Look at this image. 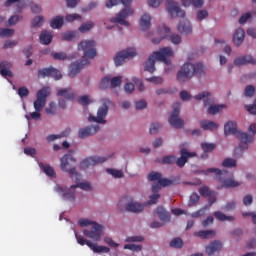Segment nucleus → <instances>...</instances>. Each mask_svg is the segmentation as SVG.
Wrapping results in <instances>:
<instances>
[{
    "instance_id": "1",
    "label": "nucleus",
    "mask_w": 256,
    "mask_h": 256,
    "mask_svg": "<svg viewBox=\"0 0 256 256\" xmlns=\"http://www.w3.org/2000/svg\"><path fill=\"white\" fill-rule=\"evenodd\" d=\"M248 131L250 134H247V132H240L237 130V122L228 121L224 125V133L226 136L228 135H236L237 139H239L240 144L239 146L234 150V155H239L240 153H243V151L249 149V143H253L255 141V135H256V125L255 123H252Z\"/></svg>"
},
{
    "instance_id": "2",
    "label": "nucleus",
    "mask_w": 256,
    "mask_h": 256,
    "mask_svg": "<svg viewBox=\"0 0 256 256\" xmlns=\"http://www.w3.org/2000/svg\"><path fill=\"white\" fill-rule=\"evenodd\" d=\"M97 43L94 40H82L78 44V51H83L84 56L80 61L73 62L70 64L69 77H76L77 74L89 65V59H95L97 57V50L95 46Z\"/></svg>"
},
{
    "instance_id": "3",
    "label": "nucleus",
    "mask_w": 256,
    "mask_h": 256,
    "mask_svg": "<svg viewBox=\"0 0 256 256\" xmlns=\"http://www.w3.org/2000/svg\"><path fill=\"white\" fill-rule=\"evenodd\" d=\"M166 9L172 19L180 17V22L178 23L177 29L182 35H191L193 33V27L191 22L185 19V11L179 7V3L173 0H167Z\"/></svg>"
},
{
    "instance_id": "4",
    "label": "nucleus",
    "mask_w": 256,
    "mask_h": 256,
    "mask_svg": "<svg viewBox=\"0 0 256 256\" xmlns=\"http://www.w3.org/2000/svg\"><path fill=\"white\" fill-rule=\"evenodd\" d=\"M133 0H108L106 2L107 9H111L115 7V5H119L122 3L124 5V9H122L116 17L110 18V23H119L120 25H124L125 27H129V22L126 21L127 17H131L134 11L131 8V3Z\"/></svg>"
},
{
    "instance_id": "5",
    "label": "nucleus",
    "mask_w": 256,
    "mask_h": 256,
    "mask_svg": "<svg viewBox=\"0 0 256 256\" xmlns=\"http://www.w3.org/2000/svg\"><path fill=\"white\" fill-rule=\"evenodd\" d=\"M174 52L171 47L160 48L159 51H154L144 63V70L148 73H155V61H161L165 65H171V60L167 57H173Z\"/></svg>"
},
{
    "instance_id": "6",
    "label": "nucleus",
    "mask_w": 256,
    "mask_h": 256,
    "mask_svg": "<svg viewBox=\"0 0 256 256\" xmlns=\"http://www.w3.org/2000/svg\"><path fill=\"white\" fill-rule=\"evenodd\" d=\"M194 75L196 77L205 75V66L199 62L195 64L186 62L178 71L176 79L178 83H186L189 79H193Z\"/></svg>"
},
{
    "instance_id": "7",
    "label": "nucleus",
    "mask_w": 256,
    "mask_h": 256,
    "mask_svg": "<svg viewBox=\"0 0 256 256\" xmlns=\"http://www.w3.org/2000/svg\"><path fill=\"white\" fill-rule=\"evenodd\" d=\"M202 173L204 175H209V173H215L216 179H218L219 183H222L221 187H225L226 189L239 187V185H241V183L235 181L233 174L231 172H228L227 170L208 168L206 170H203Z\"/></svg>"
},
{
    "instance_id": "8",
    "label": "nucleus",
    "mask_w": 256,
    "mask_h": 256,
    "mask_svg": "<svg viewBox=\"0 0 256 256\" xmlns=\"http://www.w3.org/2000/svg\"><path fill=\"white\" fill-rule=\"evenodd\" d=\"M78 225H80V227H89V225H91L89 228L83 230V234L85 237L92 239V241H101V235H103L102 225L97 224V222H91L87 219H80L78 221Z\"/></svg>"
},
{
    "instance_id": "9",
    "label": "nucleus",
    "mask_w": 256,
    "mask_h": 256,
    "mask_svg": "<svg viewBox=\"0 0 256 256\" xmlns=\"http://www.w3.org/2000/svg\"><path fill=\"white\" fill-rule=\"evenodd\" d=\"M77 187L83 189L84 191H91V184H89V182L78 183L76 185H72L70 188L56 186L54 191L61 195L64 201L73 203V201H75V189H77Z\"/></svg>"
},
{
    "instance_id": "10",
    "label": "nucleus",
    "mask_w": 256,
    "mask_h": 256,
    "mask_svg": "<svg viewBox=\"0 0 256 256\" xmlns=\"http://www.w3.org/2000/svg\"><path fill=\"white\" fill-rule=\"evenodd\" d=\"M60 169L65 173H69L70 177L79 181L81 175L77 172V160L73 154H65L60 160Z\"/></svg>"
},
{
    "instance_id": "11",
    "label": "nucleus",
    "mask_w": 256,
    "mask_h": 256,
    "mask_svg": "<svg viewBox=\"0 0 256 256\" xmlns=\"http://www.w3.org/2000/svg\"><path fill=\"white\" fill-rule=\"evenodd\" d=\"M102 105L98 108L97 111V117L90 115L88 117V121L90 123H101L102 125H105L107 123V120H105V117H107V114L109 113V106L111 105V100L109 98H103L101 100Z\"/></svg>"
},
{
    "instance_id": "12",
    "label": "nucleus",
    "mask_w": 256,
    "mask_h": 256,
    "mask_svg": "<svg viewBox=\"0 0 256 256\" xmlns=\"http://www.w3.org/2000/svg\"><path fill=\"white\" fill-rule=\"evenodd\" d=\"M51 95V88L43 87L36 94V100L34 101L35 111H43V107L47 104V97Z\"/></svg>"
},
{
    "instance_id": "13",
    "label": "nucleus",
    "mask_w": 256,
    "mask_h": 256,
    "mask_svg": "<svg viewBox=\"0 0 256 256\" xmlns=\"http://www.w3.org/2000/svg\"><path fill=\"white\" fill-rule=\"evenodd\" d=\"M173 112L169 118V123L174 129H181L185 125V121L179 118V113L181 111V102H176L172 105Z\"/></svg>"
},
{
    "instance_id": "14",
    "label": "nucleus",
    "mask_w": 256,
    "mask_h": 256,
    "mask_svg": "<svg viewBox=\"0 0 256 256\" xmlns=\"http://www.w3.org/2000/svg\"><path fill=\"white\" fill-rule=\"evenodd\" d=\"M137 55V51L135 48H127L126 50H122L116 54L114 57V63L116 67H119L127 61V59H133Z\"/></svg>"
},
{
    "instance_id": "15",
    "label": "nucleus",
    "mask_w": 256,
    "mask_h": 256,
    "mask_svg": "<svg viewBox=\"0 0 256 256\" xmlns=\"http://www.w3.org/2000/svg\"><path fill=\"white\" fill-rule=\"evenodd\" d=\"M158 33L163 37V39H168L173 45H179L181 43V36L176 33H171V29L165 25H162L158 28Z\"/></svg>"
},
{
    "instance_id": "16",
    "label": "nucleus",
    "mask_w": 256,
    "mask_h": 256,
    "mask_svg": "<svg viewBox=\"0 0 256 256\" xmlns=\"http://www.w3.org/2000/svg\"><path fill=\"white\" fill-rule=\"evenodd\" d=\"M38 79H45V77H52L55 81H59L63 78L61 71L57 70V68L53 66H49L48 68H42L38 70L37 74Z\"/></svg>"
},
{
    "instance_id": "17",
    "label": "nucleus",
    "mask_w": 256,
    "mask_h": 256,
    "mask_svg": "<svg viewBox=\"0 0 256 256\" xmlns=\"http://www.w3.org/2000/svg\"><path fill=\"white\" fill-rule=\"evenodd\" d=\"M107 159V157L91 156L89 158L84 159L80 163V169H89V167H95V165H99V163H105Z\"/></svg>"
},
{
    "instance_id": "18",
    "label": "nucleus",
    "mask_w": 256,
    "mask_h": 256,
    "mask_svg": "<svg viewBox=\"0 0 256 256\" xmlns=\"http://www.w3.org/2000/svg\"><path fill=\"white\" fill-rule=\"evenodd\" d=\"M180 157L176 160V165L180 168L185 167V164L191 157H196L197 154L195 152H189L186 148H182L180 150Z\"/></svg>"
},
{
    "instance_id": "19",
    "label": "nucleus",
    "mask_w": 256,
    "mask_h": 256,
    "mask_svg": "<svg viewBox=\"0 0 256 256\" xmlns=\"http://www.w3.org/2000/svg\"><path fill=\"white\" fill-rule=\"evenodd\" d=\"M97 131H99V125H91L88 127H84L78 131V137L79 139H87V137L95 135Z\"/></svg>"
},
{
    "instance_id": "20",
    "label": "nucleus",
    "mask_w": 256,
    "mask_h": 256,
    "mask_svg": "<svg viewBox=\"0 0 256 256\" xmlns=\"http://www.w3.org/2000/svg\"><path fill=\"white\" fill-rule=\"evenodd\" d=\"M256 65V60L251 55L239 56L234 60V65L236 67H241L243 65Z\"/></svg>"
},
{
    "instance_id": "21",
    "label": "nucleus",
    "mask_w": 256,
    "mask_h": 256,
    "mask_svg": "<svg viewBox=\"0 0 256 256\" xmlns=\"http://www.w3.org/2000/svg\"><path fill=\"white\" fill-rule=\"evenodd\" d=\"M223 249V243L219 240L212 241L208 246H206V253L207 255H215L216 253H219Z\"/></svg>"
},
{
    "instance_id": "22",
    "label": "nucleus",
    "mask_w": 256,
    "mask_h": 256,
    "mask_svg": "<svg viewBox=\"0 0 256 256\" xmlns=\"http://www.w3.org/2000/svg\"><path fill=\"white\" fill-rule=\"evenodd\" d=\"M243 41H245V30L238 28L233 35V43L236 47H241Z\"/></svg>"
},
{
    "instance_id": "23",
    "label": "nucleus",
    "mask_w": 256,
    "mask_h": 256,
    "mask_svg": "<svg viewBox=\"0 0 256 256\" xmlns=\"http://www.w3.org/2000/svg\"><path fill=\"white\" fill-rule=\"evenodd\" d=\"M11 67H13V65L11 64V62L8 61H2L0 62V75H2V77H13V72H11Z\"/></svg>"
},
{
    "instance_id": "24",
    "label": "nucleus",
    "mask_w": 256,
    "mask_h": 256,
    "mask_svg": "<svg viewBox=\"0 0 256 256\" xmlns=\"http://www.w3.org/2000/svg\"><path fill=\"white\" fill-rule=\"evenodd\" d=\"M57 96L64 97V99H67L68 101H73V99L76 97V94L71 88H62L57 90Z\"/></svg>"
},
{
    "instance_id": "25",
    "label": "nucleus",
    "mask_w": 256,
    "mask_h": 256,
    "mask_svg": "<svg viewBox=\"0 0 256 256\" xmlns=\"http://www.w3.org/2000/svg\"><path fill=\"white\" fill-rule=\"evenodd\" d=\"M125 209L126 211H130V213H141V211L144 209V206L141 203L131 201L126 204Z\"/></svg>"
},
{
    "instance_id": "26",
    "label": "nucleus",
    "mask_w": 256,
    "mask_h": 256,
    "mask_svg": "<svg viewBox=\"0 0 256 256\" xmlns=\"http://www.w3.org/2000/svg\"><path fill=\"white\" fill-rule=\"evenodd\" d=\"M209 97H211V93L204 91V92H201L198 95L194 96V99H196L197 101H201L203 99L204 107H207V106L211 105V103H213V101Z\"/></svg>"
},
{
    "instance_id": "27",
    "label": "nucleus",
    "mask_w": 256,
    "mask_h": 256,
    "mask_svg": "<svg viewBox=\"0 0 256 256\" xmlns=\"http://www.w3.org/2000/svg\"><path fill=\"white\" fill-rule=\"evenodd\" d=\"M87 247L91 249L94 253H109L111 249L107 246H98L97 244H93V242H87Z\"/></svg>"
},
{
    "instance_id": "28",
    "label": "nucleus",
    "mask_w": 256,
    "mask_h": 256,
    "mask_svg": "<svg viewBox=\"0 0 256 256\" xmlns=\"http://www.w3.org/2000/svg\"><path fill=\"white\" fill-rule=\"evenodd\" d=\"M199 123L203 131H213V129H217V127H219L217 123L209 120H201Z\"/></svg>"
},
{
    "instance_id": "29",
    "label": "nucleus",
    "mask_w": 256,
    "mask_h": 256,
    "mask_svg": "<svg viewBox=\"0 0 256 256\" xmlns=\"http://www.w3.org/2000/svg\"><path fill=\"white\" fill-rule=\"evenodd\" d=\"M156 213L158 214L160 221H164V223H168V221H171V215L169 214V212H167V210H165V208L158 207L156 209Z\"/></svg>"
},
{
    "instance_id": "30",
    "label": "nucleus",
    "mask_w": 256,
    "mask_h": 256,
    "mask_svg": "<svg viewBox=\"0 0 256 256\" xmlns=\"http://www.w3.org/2000/svg\"><path fill=\"white\" fill-rule=\"evenodd\" d=\"M140 27L142 31H145L151 27V16L148 14H144L140 19Z\"/></svg>"
},
{
    "instance_id": "31",
    "label": "nucleus",
    "mask_w": 256,
    "mask_h": 256,
    "mask_svg": "<svg viewBox=\"0 0 256 256\" xmlns=\"http://www.w3.org/2000/svg\"><path fill=\"white\" fill-rule=\"evenodd\" d=\"M51 41H53V35L51 34V32L43 31L40 34V43L42 45H49V43H51Z\"/></svg>"
},
{
    "instance_id": "32",
    "label": "nucleus",
    "mask_w": 256,
    "mask_h": 256,
    "mask_svg": "<svg viewBox=\"0 0 256 256\" xmlns=\"http://www.w3.org/2000/svg\"><path fill=\"white\" fill-rule=\"evenodd\" d=\"M159 185L162 187H171V185H179V178L167 179L161 178L159 180Z\"/></svg>"
},
{
    "instance_id": "33",
    "label": "nucleus",
    "mask_w": 256,
    "mask_h": 256,
    "mask_svg": "<svg viewBox=\"0 0 256 256\" xmlns=\"http://www.w3.org/2000/svg\"><path fill=\"white\" fill-rule=\"evenodd\" d=\"M227 106L225 104L221 105H210L208 107L207 113L208 115H217V113H221L223 109H225Z\"/></svg>"
},
{
    "instance_id": "34",
    "label": "nucleus",
    "mask_w": 256,
    "mask_h": 256,
    "mask_svg": "<svg viewBox=\"0 0 256 256\" xmlns=\"http://www.w3.org/2000/svg\"><path fill=\"white\" fill-rule=\"evenodd\" d=\"M196 237H200V239H211L215 237V230H202L196 233Z\"/></svg>"
},
{
    "instance_id": "35",
    "label": "nucleus",
    "mask_w": 256,
    "mask_h": 256,
    "mask_svg": "<svg viewBox=\"0 0 256 256\" xmlns=\"http://www.w3.org/2000/svg\"><path fill=\"white\" fill-rule=\"evenodd\" d=\"M63 23V16H56L50 21V26L52 29H61V27H63Z\"/></svg>"
},
{
    "instance_id": "36",
    "label": "nucleus",
    "mask_w": 256,
    "mask_h": 256,
    "mask_svg": "<svg viewBox=\"0 0 256 256\" xmlns=\"http://www.w3.org/2000/svg\"><path fill=\"white\" fill-rule=\"evenodd\" d=\"M39 167L46 175H48V177H55V169H53L51 165L40 163Z\"/></svg>"
},
{
    "instance_id": "37",
    "label": "nucleus",
    "mask_w": 256,
    "mask_h": 256,
    "mask_svg": "<svg viewBox=\"0 0 256 256\" xmlns=\"http://www.w3.org/2000/svg\"><path fill=\"white\" fill-rule=\"evenodd\" d=\"M214 217L218 221H235V217L227 216V215L223 214V212H221V211L214 212Z\"/></svg>"
},
{
    "instance_id": "38",
    "label": "nucleus",
    "mask_w": 256,
    "mask_h": 256,
    "mask_svg": "<svg viewBox=\"0 0 256 256\" xmlns=\"http://www.w3.org/2000/svg\"><path fill=\"white\" fill-rule=\"evenodd\" d=\"M45 112L46 115H50L51 117L57 115V104H55V102H50L45 108Z\"/></svg>"
},
{
    "instance_id": "39",
    "label": "nucleus",
    "mask_w": 256,
    "mask_h": 256,
    "mask_svg": "<svg viewBox=\"0 0 256 256\" xmlns=\"http://www.w3.org/2000/svg\"><path fill=\"white\" fill-rule=\"evenodd\" d=\"M121 83H123V77L116 76L113 78H110V88L115 89V87H120Z\"/></svg>"
},
{
    "instance_id": "40",
    "label": "nucleus",
    "mask_w": 256,
    "mask_h": 256,
    "mask_svg": "<svg viewBox=\"0 0 256 256\" xmlns=\"http://www.w3.org/2000/svg\"><path fill=\"white\" fill-rule=\"evenodd\" d=\"M92 27H95V23H93V21H88L79 27V32L87 33V31H91Z\"/></svg>"
},
{
    "instance_id": "41",
    "label": "nucleus",
    "mask_w": 256,
    "mask_h": 256,
    "mask_svg": "<svg viewBox=\"0 0 256 256\" xmlns=\"http://www.w3.org/2000/svg\"><path fill=\"white\" fill-rule=\"evenodd\" d=\"M77 35H79V33L75 31L65 32L62 34V41H73Z\"/></svg>"
},
{
    "instance_id": "42",
    "label": "nucleus",
    "mask_w": 256,
    "mask_h": 256,
    "mask_svg": "<svg viewBox=\"0 0 256 256\" xmlns=\"http://www.w3.org/2000/svg\"><path fill=\"white\" fill-rule=\"evenodd\" d=\"M111 88V76H105L100 81V89H109Z\"/></svg>"
},
{
    "instance_id": "43",
    "label": "nucleus",
    "mask_w": 256,
    "mask_h": 256,
    "mask_svg": "<svg viewBox=\"0 0 256 256\" xmlns=\"http://www.w3.org/2000/svg\"><path fill=\"white\" fill-rule=\"evenodd\" d=\"M222 167H227L229 169H232L233 167H237V160H235L233 158H226L222 162Z\"/></svg>"
},
{
    "instance_id": "44",
    "label": "nucleus",
    "mask_w": 256,
    "mask_h": 256,
    "mask_svg": "<svg viewBox=\"0 0 256 256\" xmlns=\"http://www.w3.org/2000/svg\"><path fill=\"white\" fill-rule=\"evenodd\" d=\"M217 146L214 143L203 142L201 144V149L204 153H211Z\"/></svg>"
},
{
    "instance_id": "45",
    "label": "nucleus",
    "mask_w": 256,
    "mask_h": 256,
    "mask_svg": "<svg viewBox=\"0 0 256 256\" xmlns=\"http://www.w3.org/2000/svg\"><path fill=\"white\" fill-rule=\"evenodd\" d=\"M177 161L175 155H168L162 158V165H173Z\"/></svg>"
},
{
    "instance_id": "46",
    "label": "nucleus",
    "mask_w": 256,
    "mask_h": 256,
    "mask_svg": "<svg viewBox=\"0 0 256 256\" xmlns=\"http://www.w3.org/2000/svg\"><path fill=\"white\" fill-rule=\"evenodd\" d=\"M51 57L55 59V61H65L67 59V53L65 52H52Z\"/></svg>"
},
{
    "instance_id": "47",
    "label": "nucleus",
    "mask_w": 256,
    "mask_h": 256,
    "mask_svg": "<svg viewBox=\"0 0 256 256\" xmlns=\"http://www.w3.org/2000/svg\"><path fill=\"white\" fill-rule=\"evenodd\" d=\"M124 249H128L129 251L139 252L143 250V246L139 244H125Z\"/></svg>"
},
{
    "instance_id": "48",
    "label": "nucleus",
    "mask_w": 256,
    "mask_h": 256,
    "mask_svg": "<svg viewBox=\"0 0 256 256\" xmlns=\"http://www.w3.org/2000/svg\"><path fill=\"white\" fill-rule=\"evenodd\" d=\"M170 247H174V249H181L183 247V240L181 238H174L170 242Z\"/></svg>"
},
{
    "instance_id": "49",
    "label": "nucleus",
    "mask_w": 256,
    "mask_h": 256,
    "mask_svg": "<svg viewBox=\"0 0 256 256\" xmlns=\"http://www.w3.org/2000/svg\"><path fill=\"white\" fill-rule=\"evenodd\" d=\"M199 194L197 193H192L190 195V199H189V202H188V207H193V205H196V203H199Z\"/></svg>"
},
{
    "instance_id": "50",
    "label": "nucleus",
    "mask_w": 256,
    "mask_h": 256,
    "mask_svg": "<svg viewBox=\"0 0 256 256\" xmlns=\"http://www.w3.org/2000/svg\"><path fill=\"white\" fill-rule=\"evenodd\" d=\"M145 238L143 236H129L126 238V243H141Z\"/></svg>"
},
{
    "instance_id": "51",
    "label": "nucleus",
    "mask_w": 256,
    "mask_h": 256,
    "mask_svg": "<svg viewBox=\"0 0 256 256\" xmlns=\"http://www.w3.org/2000/svg\"><path fill=\"white\" fill-rule=\"evenodd\" d=\"M15 30L9 28H0V37H11Z\"/></svg>"
},
{
    "instance_id": "52",
    "label": "nucleus",
    "mask_w": 256,
    "mask_h": 256,
    "mask_svg": "<svg viewBox=\"0 0 256 256\" xmlns=\"http://www.w3.org/2000/svg\"><path fill=\"white\" fill-rule=\"evenodd\" d=\"M209 17V12L207 10H199L196 13L197 21H203V19H207Z\"/></svg>"
},
{
    "instance_id": "53",
    "label": "nucleus",
    "mask_w": 256,
    "mask_h": 256,
    "mask_svg": "<svg viewBox=\"0 0 256 256\" xmlns=\"http://www.w3.org/2000/svg\"><path fill=\"white\" fill-rule=\"evenodd\" d=\"M107 173L112 175V177H115V179H121L123 177V172L120 170L108 168Z\"/></svg>"
},
{
    "instance_id": "54",
    "label": "nucleus",
    "mask_w": 256,
    "mask_h": 256,
    "mask_svg": "<svg viewBox=\"0 0 256 256\" xmlns=\"http://www.w3.org/2000/svg\"><path fill=\"white\" fill-rule=\"evenodd\" d=\"M44 18L43 16H36L32 20L31 27H41L43 25Z\"/></svg>"
},
{
    "instance_id": "55",
    "label": "nucleus",
    "mask_w": 256,
    "mask_h": 256,
    "mask_svg": "<svg viewBox=\"0 0 256 256\" xmlns=\"http://www.w3.org/2000/svg\"><path fill=\"white\" fill-rule=\"evenodd\" d=\"M244 95L245 97H253V95H255V86L253 85L246 86Z\"/></svg>"
},
{
    "instance_id": "56",
    "label": "nucleus",
    "mask_w": 256,
    "mask_h": 256,
    "mask_svg": "<svg viewBox=\"0 0 256 256\" xmlns=\"http://www.w3.org/2000/svg\"><path fill=\"white\" fill-rule=\"evenodd\" d=\"M146 81L149 83H154V85H161V83H163V79L160 76H152L147 78Z\"/></svg>"
},
{
    "instance_id": "57",
    "label": "nucleus",
    "mask_w": 256,
    "mask_h": 256,
    "mask_svg": "<svg viewBox=\"0 0 256 256\" xmlns=\"http://www.w3.org/2000/svg\"><path fill=\"white\" fill-rule=\"evenodd\" d=\"M104 243H106V245H108L109 247H114V249H117V247H119V243L113 241V238L111 237H105Z\"/></svg>"
},
{
    "instance_id": "58",
    "label": "nucleus",
    "mask_w": 256,
    "mask_h": 256,
    "mask_svg": "<svg viewBox=\"0 0 256 256\" xmlns=\"http://www.w3.org/2000/svg\"><path fill=\"white\" fill-rule=\"evenodd\" d=\"M76 241L78 245H87V243H91V240L85 239V237L75 233Z\"/></svg>"
},
{
    "instance_id": "59",
    "label": "nucleus",
    "mask_w": 256,
    "mask_h": 256,
    "mask_svg": "<svg viewBox=\"0 0 256 256\" xmlns=\"http://www.w3.org/2000/svg\"><path fill=\"white\" fill-rule=\"evenodd\" d=\"M161 179V173L159 172H151L150 174H148V180L149 181H158Z\"/></svg>"
},
{
    "instance_id": "60",
    "label": "nucleus",
    "mask_w": 256,
    "mask_h": 256,
    "mask_svg": "<svg viewBox=\"0 0 256 256\" xmlns=\"http://www.w3.org/2000/svg\"><path fill=\"white\" fill-rule=\"evenodd\" d=\"M132 81H133L134 85H136L138 87L139 91L145 90V84L143 83V81H141V79L133 78Z\"/></svg>"
},
{
    "instance_id": "61",
    "label": "nucleus",
    "mask_w": 256,
    "mask_h": 256,
    "mask_svg": "<svg viewBox=\"0 0 256 256\" xmlns=\"http://www.w3.org/2000/svg\"><path fill=\"white\" fill-rule=\"evenodd\" d=\"M18 95L21 99H23V97H27L29 95V89L25 86L18 88Z\"/></svg>"
},
{
    "instance_id": "62",
    "label": "nucleus",
    "mask_w": 256,
    "mask_h": 256,
    "mask_svg": "<svg viewBox=\"0 0 256 256\" xmlns=\"http://www.w3.org/2000/svg\"><path fill=\"white\" fill-rule=\"evenodd\" d=\"M30 9L33 13L39 14L43 9L41 8V5L35 4V2L30 3Z\"/></svg>"
},
{
    "instance_id": "63",
    "label": "nucleus",
    "mask_w": 256,
    "mask_h": 256,
    "mask_svg": "<svg viewBox=\"0 0 256 256\" xmlns=\"http://www.w3.org/2000/svg\"><path fill=\"white\" fill-rule=\"evenodd\" d=\"M77 19H81V15L79 14L66 15V21H68V23H73V21H77Z\"/></svg>"
},
{
    "instance_id": "64",
    "label": "nucleus",
    "mask_w": 256,
    "mask_h": 256,
    "mask_svg": "<svg viewBox=\"0 0 256 256\" xmlns=\"http://www.w3.org/2000/svg\"><path fill=\"white\" fill-rule=\"evenodd\" d=\"M161 129V125L159 123H153L150 126V134L155 135L157 131Z\"/></svg>"
}]
</instances>
